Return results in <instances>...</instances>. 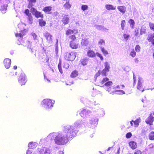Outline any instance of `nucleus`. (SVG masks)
Here are the masks:
<instances>
[{
  "instance_id": "47",
  "label": "nucleus",
  "mask_w": 154,
  "mask_h": 154,
  "mask_svg": "<svg viewBox=\"0 0 154 154\" xmlns=\"http://www.w3.org/2000/svg\"><path fill=\"white\" fill-rule=\"evenodd\" d=\"M125 25V20H122L121 23V26L122 29V30H124Z\"/></svg>"
},
{
  "instance_id": "17",
  "label": "nucleus",
  "mask_w": 154,
  "mask_h": 154,
  "mask_svg": "<svg viewBox=\"0 0 154 154\" xmlns=\"http://www.w3.org/2000/svg\"><path fill=\"white\" fill-rule=\"evenodd\" d=\"M88 8V7L87 5H82L81 6V9L84 11V13L85 15H87L88 14V12L87 11Z\"/></svg>"
},
{
  "instance_id": "34",
  "label": "nucleus",
  "mask_w": 154,
  "mask_h": 154,
  "mask_svg": "<svg viewBox=\"0 0 154 154\" xmlns=\"http://www.w3.org/2000/svg\"><path fill=\"white\" fill-rule=\"evenodd\" d=\"M105 8L108 10H115L116 9V7H114L111 5H105Z\"/></svg>"
},
{
  "instance_id": "63",
  "label": "nucleus",
  "mask_w": 154,
  "mask_h": 154,
  "mask_svg": "<svg viewBox=\"0 0 154 154\" xmlns=\"http://www.w3.org/2000/svg\"><path fill=\"white\" fill-rule=\"evenodd\" d=\"M66 85H71V84H73V82L71 81L69 83L67 82H66Z\"/></svg>"
},
{
  "instance_id": "37",
  "label": "nucleus",
  "mask_w": 154,
  "mask_h": 154,
  "mask_svg": "<svg viewBox=\"0 0 154 154\" xmlns=\"http://www.w3.org/2000/svg\"><path fill=\"white\" fill-rule=\"evenodd\" d=\"M128 23L130 24V26L132 29L134 28V26L135 24V22L133 20L130 19L128 21Z\"/></svg>"
},
{
  "instance_id": "18",
  "label": "nucleus",
  "mask_w": 154,
  "mask_h": 154,
  "mask_svg": "<svg viewBox=\"0 0 154 154\" xmlns=\"http://www.w3.org/2000/svg\"><path fill=\"white\" fill-rule=\"evenodd\" d=\"M77 33L78 30L77 29H74L72 30L69 29L66 30V35H69L72 34H76Z\"/></svg>"
},
{
  "instance_id": "59",
  "label": "nucleus",
  "mask_w": 154,
  "mask_h": 154,
  "mask_svg": "<svg viewBox=\"0 0 154 154\" xmlns=\"http://www.w3.org/2000/svg\"><path fill=\"white\" fill-rule=\"evenodd\" d=\"M149 26L150 28L154 31V24L152 23H149Z\"/></svg>"
},
{
  "instance_id": "24",
  "label": "nucleus",
  "mask_w": 154,
  "mask_h": 154,
  "mask_svg": "<svg viewBox=\"0 0 154 154\" xmlns=\"http://www.w3.org/2000/svg\"><path fill=\"white\" fill-rule=\"evenodd\" d=\"M129 146L132 149H135L137 147V144L136 142L134 141H131L129 143Z\"/></svg>"
},
{
  "instance_id": "8",
  "label": "nucleus",
  "mask_w": 154,
  "mask_h": 154,
  "mask_svg": "<svg viewBox=\"0 0 154 154\" xmlns=\"http://www.w3.org/2000/svg\"><path fill=\"white\" fill-rule=\"evenodd\" d=\"M98 121V119L96 117H90L89 119V122L88 123V125L90 127L95 126H96V124H97L96 123Z\"/></svg>"
},
{
  "instance_id": "49",
  "label": "nucleus",
  "mask_w": 154,
  "mask_h": 154,
  "mask_svg": "<svg viewBox=\"0 0 154 154\" xmlns=\"http://www.w3.org/2000/svg\"><path fill=\"white\" fill-rule=\"evenodd\" d=\"M96 55H97V57H99L101 60L102 61L103 60V56L101 54H100L98 52L96 53Z\"/></svg>"
},
{
  "instance_id": "42",
  "label": "nucleus",
  "mask_w": 154,
  "mask_h": 154,
  "mask_svg": "<svg viewBox=\"0 0 154 154\" xmlns=\"http://www.w3.org/2000/svg\"><path fill=\"white\" fill-rule=\"evenodd\" d=\"M31 35L33 37V39L35 40L36 42H38V38L35 33L32 32L31 33Z\"/></svg>"
},
{
  "instance_id": "61",
  "label": "nucleus",
  "mask_w": 154,
  "mask_h": 154,
  "mask_svg": "<svg viewBox=\"0 0 154 154\" xmlns=\"http://www.w3.org/2000/svg\"><path fill=\"white\" fill-rule=\"evenodd\" d=\"M32 150L28 149L27 150L26 154H33V153H32Z\"/></svg>"
},
{
  "instance_id": "21",
  "label": "nucleus",
  "mask_w": 154,
  "mask_h": 154,
  "mask_svg": "<svg viewBox=\"0 0 154 154\" xmlns=\"http://www.w3.org/2000/svg\"><path fill=\"white\" fill-rule=\"evenodd\" d=\"M118 9L122 14H124L126 12V8L125 6H118L117 8Z\"/></svg>"
},
{
  "instance_id": "11",
  "label": "nucleus",
  "mask_w": 154,
  "mask_h": 154,
  "mask_svg": "<svg viewBox=\"0 0 154 154\" xmlns=\"http://www.w3.org/2000/svg\"><path fill=\"white\" fill-rule=\"evenodd\" d=\"M11 63V61L10 59L6 58L4 60V65L6 69H9L10 67Z\"/></svg>"
},
{
  "instance_id": "35",
  "label": "nucleus",
  "mask_w": 154,
  "mask_h": 154,
  "mask_svg": "<svg viewBox=\"0 0 154 154\" xmlns=\"http://www.w3.org/2000/svg\"><path fill=\"white\" fill-rule=\"evenodd\" d=\"M106 90L110 94H114L115 93V89H113V86L112 87L108 88Z\"/></svg>"
},
{
  "instance_id": "38",
  "label": "nucleus",
  "mask_w": 154,
  "mask_h": 154,
  "mask_svg": "<svg viewBox=\"0 0 154 154\" xmlns=\"http://www.w3.org/2000/svg\"><path fill=\"white\" fill-rule=\"evenodd\" d=\"M113 84L111 81H108L104 84V86H106L107 88L110 87Z\"/></svg>"
},
{
  "instance_id": "46",
  "label": "nucleus",
  "mask_w": 154,
  "mask_h": 154,
  "mask_svg": "<svg viewBox=\"0 0 154 154\" xmlns=\"http://www.w3.org/2000/svg\"><path fill=\"white\" fill-rule=\"evenodd\" d=\"M105 42L104 40L103 39H100L98 42V44L100 46H101V45H105Z\"/></svg>"
},
{
  "instance_id": "6",
  "label": "nucleus",
  "mask_w": 154,
  "mask_h": 154,
  "mask_svg": "<svg viewBox=\"0 0 154 154\" xmlns=\"http://www.w3.org/2000/svg\"><path fill=\"white\" fill-rule=\"evenodd\" d=\"M38 154H51V149L50 148L44 147L38 149Z\"/></svg>"
},
{
  "instance_id": "19",
  "label": "nucleus",
  "mask_w": 154,
  "mask_h": 154,
  "mask_svg": "<svg viewBox=\"0 0 154 154\" xmlns=\"http://www.w3.org/2000/svg\"><path fill=\"white\" fill-rule=\"evenodd\" d=\"M79 44L78 43H76L75 42L73 41H70V46L72 49H75L78 48L79 47Z\"/></svg>"
},
{
  "instance_id": "1",
  "label": "nucleus",
  "mask_w": 154,
  "mask_h": 154,
  "mask_svg": "<svg viewBox=\"0 0 154 154\" xmlns=\"http://www.w3.org/2000/svg\"><path fill=\"white\" fill-rule=\"evenodd\" d=\"M84 125L83 121L78 120L73 125H67L64 126L62 131L50 133L46 138L41 139L40 143L54 140L55 143L57 145H65L68 143L69 138H72L76 135L78 131V128Z\"/></svg>"
},
{
  "instance_id": "33",
  "label": "nucleus",
  "mask_w": 154,
  "mask_h": 154,
  "mask_svg": "<svg viewBox=\"0 0 154 154\" xmlns=\"http://www.w3.org/2000/svg\"><path fill=\"white\" fill-rule=\"evenodd\" d=\"M95 27L96 28L99 30L105 31L107 29L104 28L103 26L100 25H95Z\"/></svg>"
},
{
  "instance_id": "29",
  "label": "nucleus",
  "mask_w": 154,
  "mask_h": 154,
  "mask_svg": "<svg viewBox=\"0 0 154 154\" xmlns=\"http://www.w3.org/2000/svg\"><path fill=\"white\" fill-rule=\"evenodd\" d=\"M7 5H2L0 8V10L2 13L4 14L6 13L7 10Z\"/></svg>"
},
{
  "instance_id": "56",
  "label": "nucleus",
  "mask_w": 154,
  "mask_h": 154,
  "mask_svg": "<svg viewBox=\"0 0 154 154\" xmlns=\"http://www.w3.org/2000/svg\"><path fill=\"white\" fill-rule=\"evenodd\" d=\"M25 13L28 16H29L31 15V14L29 13V10L28 9L25 10Z\"/></svg>"
},
{
  "instance_id": "39",
  "label": "nucleus",
  "mask_w": 154,
  "mask_h": 154,
  "mask_svg": "<svg viewBox=\"0 0 154 154\" xmlns=\"http://www.w3.org/2000/svg\"><path fill=\"white\" fill-rule=\"evenodd\" d=\"M38 22L39 25L41 26H45L46 24V22L42 19H40Z\"/></svg>"
},
{
  "instance_id": "55",
  "label": "nucleus",
  "mask_w": 154,
  "mask_h": 154,
  "mask_svg": "<svg viewBox=\"0 0 154 154\" xmlns=\"http://www.w3.org/2000/svg\"><path fill=\"white\" fill-rule=\"evenodd\" d=\"M135 33V36H138L139 35V29H136L134 30Z\"/></svg>"
},
{
  "instance_id": "51",
  "label": "nucleus",
  "mask_w": 154,
  "mask_h": 154,
  "mask_svg": "<svg viewBox=\"0 0 154 154\" xmlns=\"http://www.w3.org/2000/svg\"><path fill=\"white\" fill-rule=\"evenodd\" d=\"M123 37L124 38V39L125 40L127 41L129 37H130V35H129L124 34L123 35Z\"/></svg>"
},
{
  "instance_id": "50",
  "label": "nucleus",
  "mask_w": 154,
  "mask_h": 154,
  "mask_svg": "<svg viewBox=\"0 0 154 154\" xmlns=\"http://www.w3.org/2000/svg\"><path fill=\"white\" fill-rule=\"evenodd\" d=\"M28 20L29 23L30 24H31L32 23V15L29 16L28 17Z\"/></svg>"
},
{
  "instance_id": "40",
  "label": "nucleus",
  "mask_w": 154,
  "mask_h": 154,
  "mask_svg": "<svg viewBox=\"0 0 154 154\" xmlns=\"http://www.w3.org/2000/svg\"><path fill=\"white\" fill-rule=\"evenodd\" d=\"M149 139L151 140H154V132H151L149 135Z\"/></svg>"
},
{
  "instance_id": "64",
  "label": "nucleus",
  "mask_w": 154,
  "mask_h": 154,
  "mask_svg": "<svg viewBox=\"0 0 154 154\" xmlns=\"http://www.w3.org/2000/svg\"><path fill=\"white\" fill-rule=\"evenodd\" d=\"M152 38L150 36L149 37V35L148 36V37L147 38V40L149 42H151L152 41Z\"/></svg>"
},
{
  "instance_id": "4",
  "label": "nucleus",
  "mask_w": 154,
  "mask_h": 154,
  "mask_svg": "<svg viewBox=\"0 0 154 154\" xmlns=\"http://www.w3.org/2000/svg\"><path fill=\"white\" fill-rule=\"evenodd\" d=\"M76 53L72 52L71 53H66L64 54V59L68 60L73 61L75 58Z\"/></svg>"
},
{
  "instance_id": "10",
  "label": "nucleus",
  "mask_w": 154,
  "mask_h": 154,
  "mask_svg": "<svg viewBox=\"0 0 154 154\" xmlns=\"http://www.w3.org/2000/svg\"><path fill=\"white\" fill-rule=\"evenodd\" d=\"M27 81L25 75L24 74H21L18 78V82L21 85H24Z\"/></svg>"
},
{
  "instance_id": "7",
  "label": "nucleus",
  "mask_w": 154,
  "mask_h": 154,
  "mask_svg": "<svg viewBox=\"0 0 154 154\" xmlns=\"http://www.w3.org/2000/svg\"><path fill=\"white\" fill-rule=\"evenodd\" d=\"M91 111L86 109H83L80 112H79L81 116L84 118H87L91 115Z\"/></svg>"
},
{
  "instance_id": "30",
  "label": "nucleus",
  "mask_w": 154,
  "mask_h": 154,
  "mask_svg": "<svg viewBox=\"0 0 154 154\" xmlns=\"http://www.w3.org/2000/svg\"><path fill=\"white\" fill-rule=\"evenodd\" d=\"M132 121H133L134 123V127H136L138 126L139 123L141 122L140 119L139 118V119H137L135 121L132 120Z\"/></svg>"
},
{
  "instance_id": "54",
  "label": "nucleus",
  "mask_w": 154,
  "mask_h": 154,
  "mask_svg": "<svg viewBox=\"0 0 154 154\" xmlns=\"http://www.w3.org/2000/svg\"><path fill=\"white\" fill-rule=\"evenodd\" d=\"M61 63H59L58 65V68L60 72L62 73H63L62 70V69L61 66Z\"/></svg>"
},
{
  "instance_id": "5",
  "label": "nucleus",
  "mask_w": 154,
  "mask_h": 154,
  "mask_svg": "<svg viewBox=\"0 0 154 154\" xmlns=\"http://www.w3.org/2000/svg\"><path fill=\"white\" fill-rule=\"evenodd\" d=\"M44 35L46 38L47 41L46 42L47 45L50 46L52 42V36L47 32H46L44 33Z\"/></svg>"
},
{
  "instance_id": "53",
  "label": "nucleus",
  "mask_w": 154,
  "mask_h": 154,
  "mask_svg": "<svg viewBox=\"0 0 154 154\" xmlns=\"http://www.w3.org/2000/svg\"><path fill=\"white\" fill-rule=\"evenodd\" d=\"M135 50L137 52H139L140 50V47L139 45H137L135 47Z\"/></svg>"
},
{
  "instance_id": "14",
  "label": "nucleus",
  "mask_w": 154,
  "mask_h": 154,
  "mask_svg": "<svg viewBox=\"0 0 154 154\" xmlns=\"http://www.w3.org/2000/svg\"><path fill=\"white\" fill-rule=\"evenodd\" d=\"M154 120V117L151 114H150L149 116L145 120V122L147 124L152 125V123L153 122Z\"/></svg>"
},
{
  "instance_id": "20",
  "label": "nucleus",
  "mask_w": 154,
  "mask_h": 154,
  "mask_svg": "<svg viewBox=\"0 0 154 154\" xmlns=\"http://www.w3.org/2000/svg\"><path fill=\"white\" fill-rule=\"evenodd\" d=\"M28 2V7L29 8H33L32 7L34 6L35 4V3L36 0H27Z\"/></svg>"
},
{
  "instance_id": "41",
  "label": "nucleus",
  "mask_w": 154,
  "mask_h": 154,
  "mask_svg": "<svg viewBox=\"0 0 154 154\" xmlns=\"http://www.w3.org/2000/svg\"><path fill=\"white\" fill-rule=\"evenodd\" d=\"M78 74V71L75 70L72 72L71 75V76L72 78L75 77H76Z\"/></svg>"
},
{
  "instance_id": "27",
  "label": "nucleus",
  "mask_w": 154,
  "mask_h": 154,
  "mask_svg": "<svg viewBox=\"0 0 154 154\" xmlns=\"http://www.w3.org/2000/svg\"><path fill=\"white\" fill-rule=\"evenodd\" d=\"M52 8L51 6H47L45 7L43 9V11L48 14H50L51 13L50 12L52 10Z\"/></svg>"
},
{
  "instance_id": "52",
  "label": "nucleus",
  "mask_w": 154,
  "mask_h": 154,
  "mask_svg": "<svg viewBox=\"0 0 154 154\" xmlns=\"http://www.w3.org/2000/svg\"><path fill=\"white\" fill-rule=\"evenodd\" d=\"M107 72L106 70H104L103 69L101 72V75L103 76H106L107 75L106 72Z\"/></svg>"
},
{
  "instance_id": "44",
  "label": "nucleus",
  "mask_w": 154,
  "mask_h": 154,
  "mask_svg": "<svg viewBox=\"0 0 154 154\" xmlns=\"http://www.w3.org/2000/svg\"><path fill=\"white\" fill-rule=\"evenodd\" d=\"M130 55L133 57H134L136 56V52H135L134 49H132L131 50L130 53Z\"/></svg>"
},
{
  "instance_id": "58",
  "label": "nucleus",
  "mask_w": 154,
  "mask_h": 154,
  "mask_svg": "<svg viewBox=\"0 0 154 154\" xmlns=\"http://www.w3.org/2000/svg\"><path fill=\"white\" fill-rule=\"evenodd\" d=\"M69 64L67 63H64V65L63 66V67L64 68L66 69H68L69 67Z\"/></svg>"
},
{
  "instance_id": "31",
  "label": "nucleus",
  "mask_w": 154,
  "mask_h": 154,
  "mask_svg": "<svg viewBox=\"0 0 154 154\" xmlns=\"http://www.w3.org/2000/svg\"><path fill=\"white\" fill-rule=\"evenodd\" d=\"M146 28L145 26H142L140 29V35H141L143 34H145L146 32Z\"/></svg>"
},
{
  "instance_id": "25",
  "label": "nucleus",
  "mask_w": 154,
  "mask_h": 154,
  "mask_svg": "<svg viewBox=\"0 0 154 154\" xmlns=\"http://www.w3.org/2000/svg\"><path fill=\"white\" fill-rule=\"evenodd\" d=\"M88 59L87 58H84L80 60L81 63L83 66H86L88 63Z\"/></svg>"
},
{
  "instance_id": "26",
  "label": "nucleus",
  "mask_w": 154,
  "mask_h": 154,
  "mask_svg": "<svg viewBox=\"0 0 154 154\" xmlns=\"http://www.w3.org/2000/svg\"><path fill=\"white\" fill-rule=\"evenodd\" d=\"M89 41L87 38H82L81 44L83 46H86L88 44Z\"/></svg>"
},
{
  "instance_id": "36",
  "label": "nucleus",
  "mask_w": 154,
  "mask_h": 154,
  "mask_svg": "<svg viewBox=\"0 0 154 154\" xmlns=\"http://www.w3.org/2000/svg\"><path fill=\"white\" fill-rule=\"evenodd\" d=\"M100 47L101 50L104 56H106L108 54V52L103 47H102V46H100Z\"/></svg>"
},
{
  "instance_id": "13",
  "label": "nucleus",
  "mask_w": 154,
  "mask_h": 154,
  "mask_svg": "<svg viewBox=\"0 0 154 154\" xmlns=\"http://www.w3.org/2000/svg\"><path fill=\"white\" fill-rule=\"evenodd\" d=\"M25 42H26V44L24 43H23L22 42V43L20 42V43L18 42V44L19 45L21 44L24 46H27L28 48L29 49V51L32 53L33 52V49L31 48V45L30 42L29 41L27 40Z\"/></svg>"
},
{
  "instance_id": "28",
  "label": "nucleus",
  "mask_w": 154,
  "mask_h": 154,
  "mask_svg": "<svg viewBox=\"0 0 154 154\" xmlns=\"http://www.w3.org/2000/svg\"><path fill=\"white\" fill-rule=\"evenodd\" d=\"M37 145V143L36 142H31L29 143L28 147L29 148L33 149L35 148Z\"/></svg>"
},
{
  "instance_id": "2",
  "label": "nucleus",
  "mask_w": 154,
  "mask_h": 154,
  "mask_svg": "<svg viewBox=\"0 0 154 154\" xmlns=\"http://www.w3.org/2000/svg\"><path fill=\"white\" fill-rule=\"evenodd\" d=\"M54 103L55 101L53 100L46 99L42 100V104L46 110H49L53 107Z\"/></svg>"
},
{
  "instance_id": "3",
  "label": "nucleus",
  "mask_w": 154,
  "mask_h": 154,
  "mask_svg": "<svg viewBox=\"0 0 154 154\" xmlns=\"http://www.w3.org/2000/svg\"><path fill=\"white\" fill-rule=\"evenodd\" d=\"M26 25L24 23H21L18 25V27L20 29L18 32L15 34L17 37H20V40H22V38L23 35L26 34L27 30L25 29Z\"/></svg>"
},
{
  "instance_id": "45",
  "label": "nucleus",
  "mask_w": 154,
  "mask_h": 154,
  "mask_svg": "<svg viewBox=\"0 0 154 154\" xmlns=\"http://www.w3.org/2000/svg\"><path fill=\"white\" fill-rule=\"evenodd\" d=\"M122 88H121L120 86L119 85H117L116 86H113V89H115V90H117V89H122L124 87L123 85H122L121 86Z\"/></svg>"
},
{
  "instance_id": "15",
  "label": "nucleus",
  "mask_w": 154,
  "mask_h": 154,
  "mask_svg": "<svg viewBox=\"0 0 154 154\" xmlns=\"http://www.w3.org/2000/svg\"><path fill=\"white\" fill-rule=\"evenodd\" d=\"M63 1H65L66 2L63 5V7L66 10H68L69 9L71 6V4L69 3L70 0H61Z\"/></svg>"
},
{
  "instance_id": "9",
  "label": "nucleus",
  "mask_w": 154,
  "mask_h": 154,
  "mask_svg": "<svg viewBox=\"0 0 154 154\" xmlns=\"http://www.w3.org/2000/svg\"><path fill=\"white\" fill-rule=\"evenodd\" d=\"M31 12L37 18H42L43 15L41 12L38 11L36 9L34 8H32L31 9Z\"/></svg>"
},
{
  "instance_id": "57",
  "label": "nucleus",
  "mask_w": 154,
  "mask_h": 154,
  "mask_svg": "<svg viewBox=\"0 0 154 154\" xmlns=\"http://www.w3.org/2000/svg\"><path fill=\"white\" fill-rule=\"evenodd\" d=\"M132 136V134L131 132L128 133L126 135V137L127 138H130Z\"/></svg>"
},
{
  "instance_id": "16",
  "label": "nucleus",
  "mask_w": 154,
  "mask_h": 154,
  "mask_svg": "<svg viewBox=\"0 0 154 154\" xmlns=\"http://www.w3.org/2000/svg\"><path fill=\"white\" fill-rule=\"evenodd\" d=\"M143 79L141 77H139L137 88L138 90H139L140 91L141 90V89H142V83L143 82Z\"/></svg>"
},
{
  "instance_id": "22",
  "label": "nucleus",
  "mask_w": 154,
  "mask_h": 154,
  "mask_svg": "<svg viewBox=\"0 0 154 154\" xmlns=\"http://www.w3.org/2000/svg\"><path fill=\"white\" fill-rule=\"evenodd\" d=\"M69 18L66 15L64 16L62 20V21L64 25L68 24L69 22Z\"/></svg>"
},
{
  "instance_id": "60",
  "label": "nucleus",
  "mask_w": 154,
  "mask_h": 154,
  "mask_svg": "<svg viewBox=\"0 0 154 154\" xmlns=\"http://www.w3.org/2000/svg\"><path fill=\"white\" fill-rule=\"evenodd\" d=\"M134 154H141V152L139 150L136 149L135 150Z\"/></svg>"
},
{
  "instance_id": "48",
  "label": "nucleus",
  "mask_w": 154,
  "mask_h": 154,
  "mask_svg": "<svg viewBox=\"0 0 154 154\" xmlns=\"http://www.w3.org/2000/svg\"><path fill=\"white\" fill-rule=\"evenodd\" d=\"M69 38L71 40V41H73L74 42L75 41V40L76 39L75 36L74 35L69 36Z\"/></svg>"
},
{
  "instance_id": "32",
  "label": "nucleus",
  "mask_w": 154,
  "mask_h": 154,
  "mask_svg": "<svg viewBox=\"0 0 154 154\" xmlns=\"http://www.w3.org/2000/svg\"><path fill=\"white\" fill-rule=\"evenodd\" d=\"M105 68L104 70H106L107 72H109L110 68L109 64L107 62H105L104 63Z\"/></svg>"
},
{
  "instance_id": "12",
  "label": "nucleus",
  "mask_w": 154,
  "mask_h": 154,
  "mask_svg": "<svg viewBox=\"0 0 154 154\" xmlns=\"http://www.w3.org/2000/svg\"><path fill=\"white\" fill-rule=\"evenodd\" d=\"M109 79L107 77H104L98 82V85L99 86L103 87L104 86V84L108 81Z\"/></svg>"
},
{
  "instance_id": "43",
  "label": "nucleus",
  "mask_w": 154,
  "mask_h": 154,
  "mask_svg": "<svg viewBox=\"0 0 154 154\" xmlns=\"http://www.w3.org/2000/svg\"><path fill=\"white\" fill-rule=\"evenodd\" d=\"M114 94H125V93L124 91L122 90H115Z\"/></svg>"
},
{
  "instance_id": "23",
  "label": "nucleus",
  "mask_w": 154,
  "mask_h": 154,
  "mask_svg": "<svg viewBox=\"0 0 154 154\" xmlns=\"http://www.w3.org/2000/svg\"><path fill=\"white\" fill-rule=\"evenodd\" d=\"M87 54L88 56L89 57L93 58L96 56V54L94 52L91 50H89L88 51Z\"/></svg>"
},
{
  "instance_id": "62",
  "label": "nucleus",
  "mask_w": 154,
  "mask_h": 154,
  "mask_svg": "<svg viewBox=\"0 0 154 154\" xmlns=\"http://www.w3.org/2000/svg\"><path fill=\"white\" fill-rule=\"evenodd\" d=\"M148 35H149V36H150L151 37V38L152 39L154 37V34H149Z\"/></svg>"
}]
</instances>
